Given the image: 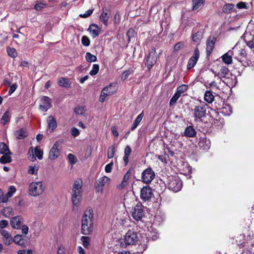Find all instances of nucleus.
Here are the masks:
<instances>
[{"instance_id":"obj_1","label":"nucleus","mask_w":254,"mask_h":254,"mask_svg":"<svg viewBox=\"0 0 254 254\" xmlns=\"http://www.w3.org/2000/svg\"><path fill=\"white\" fill-rule=\"evenodd\" d=\"M93 211L89 207L84 212L81 219V233L84 235H90L93 229Z\"/></svg>"},{"instance_id":"obj_2","label":"nucleus","mask_w":254,"mask_h":254,"mask_svg":"<svg viewBox=\"0 0 254 254\" xmlns=\"http://www.w3.org/2000/svg\"><path fill=\"white\" fill-rule=\"evenodd\" d=\"M218 75V78L229 87L235 86L237 83L236 76L233 74L225 66L221 67Z\"/></svg>"},{"instance_id":"obj_3","label":"nucleus","mask_w":254,"mask_h":254,"mask_svg":"<svg viewBox=\"0 0 254 254\" xmlns=\"http://www.w3.org/2000/svg\"><path fill=\"white\" fill-rule=\"evenodd\" d=\"M82 181L81 180H76L72 186L71 192V200L73 205H78L82 197Z\"/></svg>"},{"instance_id":"obj_4","label":"nucleus","mask_w":254,"mask_h":254,"mask_svg":"<svg viewBox=\"0 0 254 254\" xmlns=\"http://www.w3.org/2000/svg\"><path fill=\"white\" fill-rule=\"evenodd\" d=\"M192 112L194 121L195 122H201L202 121V119L206 116V105L200 103L199 105H195L192 110Z\"/></svg>"},{"instance_id":"obj_5","label":"nucleus","mask_w":254,"mask_h":254,"mask_svg":"<svg viewBox=\"0 0 254 254\" xmlns=\"http://www.w3.org/2000/svg\"><path fill=\"white\" fill-rule=\"evenodd\" d=\"M45 189L42 182H32L28 188L29 194L33 196H37L43 193Z\"/></svg>"},{"instance_id":"obj_6","label":"nucleus","mask_w":254,"mask_h":254,"mask_svg":"<svg viewBox=\"0 0 254 254\" xmlns=\"http://www.w3.org/2000/svg\"><path fill=\"white\" fill-rule=\"evenodd\" d=\"M168 180V188L175 192L180 191L182 188V182L178 176H170Z\"/></svg>"},{"instance_id":"obj_7","label":"nucleus","mask_w":254,"mask_h":254,"mask_svg":"<svg viewBox=\"0 0 254 254\" xmlns=\"http://www.w3.org/2000/svg\"><path fill=\"white\" fill-rule=\"evenodd\" d=\"M155 174L151 167L144 170L141 173V181L146 184H149L155 178Z\"/></svg>"},{"instance_id":"obj_8","label":"nucleus","mask_w":254,"mask_h":254,"mask_svg":"<svg viewBox=\"0 0 254 254\" xmlns=\"http://www.w3.org/2000/svg\"><path fill=\"white\" fill-rule=\"evenodd\" d=\"M123 241L126 246L134 245L138 241L136 232L131 230L128 231L125 235Z\"/></svg>"},{"instance_id":"obj_9","label":"nucleus","mask_w":254,"mask_h":254,"mask_svg":"<svg viewBox=\"0 0 254 254\" xmlns=\"http://www.w3.org/2000/svg\"><path fill=\"white\" fill-rule=\"evenodd\" d=\"M64 143L63 139L57 140L49 152V158L51 160L57 159L60 155V148L59 147Z\"/></svg>"},{"instance_id":"obj_10","label":"nucleus","mask_w":254,"mask_h":254,"mask_svg":"<svg viewBox=\"0 0 254 254\" xmlns=\"http://www.w3.org/2000/svg\"><path fill=\"white\" fill-rule=\"evenodd\" d=\"M111 179L105 176L99 178L95 182L94 186L96 191L98 192L102 193L103 187L108 185Z\"/></svg>"},{"instance_id":"obj_11","label":"nucleus","mask_w":254,"mask_h":254,"mask_svg":"<svg viewBox=\"0 0 254 254\" xmlns=\"http://www.w3.org/2000/svg\"><path fill=\"white\" fill-rule=\"evenodd\" d=\"M157 60V58L156 56V51L154 48H152L149 52V54L145 60V65L150 70L153 65H154Z\"/></svg>"},{"instance_id":"obj_12","label":"nucleus","mask_w":254,"mask_h":254,"mask_svg":"<svg viewBox=\"0 0 254 254\" xmlns=\"http://www.w3.org/2000/svg\"><path fill=\"white\" fill-rule=\"evenodd\" d=\"M116 89L115 86H113L112 84L106 86L102 89L101 91L99 98L100 101L101 102H103L107 96L113 94L116 92Z\"/></svg>"},{"instance_id":"obj_13","label":"nucleus","mask_w":254,"mask_h":254,"mask_svg":"<svg viewBox=\"0 0 254 254\" xmlns=\"http://www.w3.org/2000/svg\"><path fill=\"white\" fill-rule=\"evenodd\" d=\"M143 209V206L141 203H138L133 208L132 216L135 220L139 221L144 216Z\"/></svg>"},{"instance_id":"obj_14","label":"nucleus","mask_w":254,"mask_h":254,"mask_svg":"<svg viewBox=\"0 0 254 254\" xmlns=\"http://www.w3.org/2000/svg\"><path fill=\"white\" fill-rule=\"evenodd\" d=\"M153 195L151 188L148 186L143 187L140 190V198L144 201L150 200Z\"/></svg>"},{"instance_id":"obj_15","label":"nucleus","mask_w":254,"mask_h":254,"mask_svg":"<svg viewBox=\"0 0 254 254\" xmlns=\"http://www.w3.org/2000/svg\"><path fill=\"white\" fill-rule=\"evenodd\" d=\"M233 53V58L237 59L238 61L242 62L243 58H245L246 56V51L245 49H238L237 46H235L232 50Z\"/></svg>"},{"instance_id":"obj_16","label":"nucleus","mask_w":254,"mask_h":254,"mask_svg":"<svg viewBox=\"0 0 254 254\" xmlns=\"http://www.w3.org/2000/svg\"><path fill=\"white\" fill-rule=\"evenodd\" d=\"M41 103L39 105V109L44 112H46L51 106V100L47 96H43L41 97Z\"/></svg>"},{"instance_id":"obj_17","label":"nucleus","mask_w":254,"mask_h":254,"mask_svg":"<svg viewBox=\"0 0 254 254\" xmlns=\"http://www.w3.org/2000/svg\"><path fill=\"white\" fill-rule=\"evenodd\" d=\"M199 57V51L197 48H196L194 50V53L193 55L190 58L188 64H187V68L190 69L192 67H193Z\"/></svg>"},{"instance_id":"obj_18","label":"nucleus","mask_w":254,"mask_h":254,"mask_svg":"<svg viewBox=\"0 0 254 254\" xmlns=\"http://www.w3.org/2000/svg\"><path fill=\"white\" fill-rule=\"evenodd\" d=\"M23 221V218L21 216L17 215L11 218L10 225L13 228L19 229L21 228Z\"/></svg>"},{"instance_id":"obj_19","label":"nucleus","mask_w":254,"mask_h":254,"mask_svg":"<svg viewBox=\"0 0 254 254\" xmlns=\"http://www.w3.org/2000/svg\"><path fill=\"white\" fill-rule=\"evenodd\" d=\"M148 242V238L146 236L144 237L141 236L140 244L137 248V253H142L147 248V244Z\"/></svg>"},{"instance_id":"obj_20","label":"nucleus","mask_w":254,"mask_h":254,"mask_svg":"<svg viewBox=\"0 0 254 254\" xmlns=\"http://www.w3.org/2000/svg\"><path fill=\"white\" fill-rule=\"evenodd\" d=\"M4 244L7 246L10 245L12 242L11 235L7 231L2 229L0 231Z\"/></svg>"},{"instance_id":"obj_21","label":"nucleus","mask_w":254,"mask_h":254,"mask_svg":"<svg viewBox=\"0 0 254 254\" xmlns=\"http://www.w3.org/2000/svg\"><path fill=\"white\" fill-rule=\"evenodd\" d=\"M215 38L214 37H209L206 42V52L207 55H210L214 47Z\"/></svg>"},{"instance_id":"obj_22","label":"nucleus","mask_w":254,"mask_h":254,"mask_svg":"<svg viewBox=\"0 0 254 254\" xmlns=\"http://www.w3.org/2000/svg\"><path fill=\"white\" fill-rule=\"evenodd\" d=\"M210 140L206 138H201L198 143L199 147L204 150L209 149L210 147Z\"/></svg>"},{"instance_id":"obj_23","label":"nucleus","mask_w":254,"mask_h":254,"mask_svg":"<svg viewBox=\"0 0 254 254\" xmlns=\"http://www.w3.org/2000/svg\"><path fill=\"white\" fill-rule=\"evenodd\" d=\"M48 127L51 131H54L57 127L55 118L53 116H50L47 118Z\"/></svg>"},{"instance_id":"obj_24","label":"nucleus","mask_w":254,"mask_h":254,"mask_svg":"<svg viewBox=\"0 0 254 254\" xmlns=\"http://www.w3.org/2000/svg\"><path fill=\"white\" fill-rule=\"evenodd\" d=\"M88 30L93 38H95L99 35L100 28L96 24L90 25Z\"/></svg>"},{"instance_id":"obj_25","label":"nucleus","mask_w":254,"mask_h":254,"mask_svg":"<svg viewBox=\"0 0 254 254\" xmlns=\"http://www.w3.org/2000/svg\"><path fill=\"white\" fill-rule=\"evenodd\" d=\"M159 235V233L155 230L153 229H151L145 234H142V236H143L144 237L146 236L148 238V241L149 239H151L153 241L156 240L158 238Z\"/></svg>"},{"instance_id":"obj_26","label":"nucleus","mask_w":254,"mask_h":254,"mask_svg":"<svg viewBox=\"0 0 254 254\" xmlns=\"http://www.w3.org/2000/svg\"><path fill=\"white\" fill-rule=\"evenodd\" d=\"M131 176V172L128 170L125 175L123 180L120 185L117 186V188L122 190L127 185V181Z\"/></svg>"},{"instance_id":"obj_27","label":"nucleus","mask_w":254,"mask_h":254,"mask_svg":"<svg viewBox=\"0 0 254 254\" xmlns=\"http://www.w3.org/2000/svg\"><path fill=\"white\" fill-rule=\"evenodd\" d=\"M27 132L25 128H21L14 132V136L17 139H23L27 136Z\"/></svg>"},{"instance_id":"obj_28","label":"nucleus","mask_w":254,"mask_h":254,"mask_svg":"<svg viewBox=\"0 0 254 254\" xmlns=\"http://www.w3.org/2000/svg\"><path fill=\"white\" fill-rule=\"evenodd\" d=\"M24 237L21 235H17L12 238V242L19 246L24 247L25 246V240Z\"/></svg>"},{"instance_id":"obj_29","label":"nucleus","mask_w":254,"mask_h":254,"mask_svg":"<svg viewBox=\"0 0 254 254\" xmlns=\"http://www.w3.org/2000/svg\"><path fill=\"white\" fill-rule=\"evenodd\" d=\"M232 56L233 57L232 51H229L227 53L223 55L221 58L224 63L229 64L232 63Z\"/></svg>"},{"instance_id":"obj_30","label":"nucleus","mask_w":254,"mask_h":254,"mask_svg":"<svg viewBox=\"0 0 254 254\" xmlns=\"http://www.w3.org/2000/svg\"><path fill=\"white\" fill-rule=\"evenodd\" d=\"M196 132L192 126L187 127L184 131L185 136L188 137H193L195 136Z\"/></svg>"},{"instance_id":"obj_31","label":"nucleus","mask_w":254,"mask_h":254,"mask_svg":"<svg viewBox=\"0 0 254 254\" xmlns=\"http://www.w3.org/2000/svg\"><path fill=\"white\" fill-rule=\"evenodd\" d=\"M131 152V149L129 145H127L124 150V156L123 157V160L125 165H127L128 163V158Z\"/></svg>"},{"instance_id":"obj_32","label":"nucleus","mask_w":254,"mask_h":254,"mask_svg":"<svg viewBox=\"0 0 254 254\" xmlns=\"http://www.w3.org/2000/svg\"><path fill=\"white\" fill-rule=\"evenodd\" d=\"M144 116L143 112H141L139 115L137 116V117L136 118L135 120L133 122V123L132 125L131 130H134L138 126V124L140 123V122L141 121L143 117Z\"/></svg>"},{"instance_id":"obj_33","label":"nucleus","mask_w":254,"mask_h":254,"mask_svg":"<svg viewBox=\"0 0 254 254\" xmlns=\"http://www.w3.org/2000/svg\"><path fill=\"white\" fill-rule=\"evenodd\" d=\"M204 99L208 103H211L214 99V96L210 91H206L205 93Z\"/></svg>"},{"instance_id":"obj_34","label":"nucleus","mask_w":254,"mask_h":254,"mask_svg":"<svg viewBox=\"0 0 254 254\" xmlns=\"http://www.w3.org/2000/svg\"><path fill=\"white\" fill-rule=\"evenodd\" d=\"M104 9L105 8L103 9V11L100 16V19L105 26H107L109 16L108 14V13L105 11Z\"/></svg>"},{"instance_id":"obj_35","label":"nucleus","mask_w":254,"mask_h":254,"mask_svg":"<svg viewBox=\"0 0 254 254\" xmlns=\"http://www.w3.org/2000/svg\"><path fill=\"white\" fill-rule=\"evenodd\" d=\"M220 112L223 114L224 116H229L232 113V108L230 106L226 105L225 107H223L221 108Z\"/></svg>"},{"instance_id":"obj_36","label":"nucleus","mask_w":254,"mask_h":254,"mask_svg":"<svg viewBox=\"0 0 254 254\" xmlns=\"http://www.w3.org/2000/svg\"><path fill=\"white\" fill-rule=\"evenodd\" d=\"M10 121V114L8 111L5 112L0 119V123L3 125H5Z\"/></svg>"},{"instance_id":"obj_37","label":"nucleus","mask_w":254,"mask_h":254,"mask_svg":"<svg viewBox=\"0 0 254 254\" xmlns=\"http://www.w3.org/2000/svg\"><path fill=\"white\" fill-rule=\"evenodd\" d=\"M9 154L8 153L3 154V155L0 158V162L1 164H5L7 163H10L11 162V158Z\"/></svg>"},{"instance_id":"obj_38","label":"nucleus","mask_w":254,"mask_h":254,"mask_svg":"<svg viewBox=\"0 0 254 254\" xmlns=\"http://www.w3.org/2000/svg\"><path fill=\"white\" fill-rule=\"evenodd\" d=\"M7 153L9 154H11L6 144L3 142H0V154H4Z\"/></svg>"},{"instance_id":"obj_39","label":"nucleus","mask_w":254,"mask_h":254,"mask_svg":"<svg viewBox=\"0 0 254 254\" xmlns=\"http://www.w3.org/2000/svg\"><path fill=\"white\" fill-rule=\"evenodd\" d=\"M202 38V33L200 31H198L193 34L192 39L193 42L199 43Z\"/></svg>"},{"instance_id":"obj_40","label":"nucleus","mask_w":254,"mask_h":254,"mask_svg":"<svg viewBox=\"0 0 254 254\" xmlns=\"http://www.w3.org/2000/svg\"><path fill=\"white\" fill-rule=\"evenodd\" d=\"M234 8V5L231 3H228L223 7V12L225 13H229L232 12L233 9Z\"/></svg>"},{"instance_id":"obj_41","label":"nucleus","mask_w":254,"mask_h":254,"mask_svg":"<svg viewBox=\"0 0 254 254\" xmlns=\"http://www.w3.org/2000/svg\"><path fill=\"white\" fill-rule=\"evenodd\" d=\"M205 0H192V9H196L198 8L204 2Z\"/></svg>"},{"instance_id":"obj_42","label":"nucleus","mask_w":254,"mask_h":254,"mask_svg":"<svg viewBox=\"0 0 254 254\" xmlns=\"http://www.w3.org/2000/svg\"><path fill=\"white\" fill-rule=\"evenodd\" d=\"M188 89V86L186 84H182L177 87L176 93L180 96L182 94L187 91Z\"/></svg>"},{"instance_id":"obj_43","label":"nucleus","mask_w":254,"mask_h":254,"mask_svg":"<svg viewBox=\"0 0 254 254\" xmlns=\"http://www.w3.org/2000/svg\"><path fill=\"white\" fill-rule=\"evenodd\" d=\"M47 6V4L46 3L44 2V1H37V3L35 5L34 8L36 10L40 11L42 8L46 7Z\"/></svg>"},{"instance_id":"obj_44","label":"nucleus","mask_w":254,"mask_h":254,"mask_svg":"<svg viewBox=\"0 0 254 254\" xmlns=\"http://www.w3.org/2000/svg\"><path fill=\"white\" fill-rule=\"evenodd\" d=\"M85 59L88 62H94L96 61L97 58L95 55L91 54L89 52H87L85 55Z\"/></svg>"},{"instance_id":"obj_45","label":"nucleus","mask_w":254,"mask_h":254,"mask_svg":"<svg viewBox=\"0 0 254 254\" xmlns=\"http://www.w3.org/2000/svg\"><path fill=\"white\" fill-rule=\"evenodd\" d=\"M180 95L178 94V93L175 92L174 95L173 96V97L171 98L170 101V106H172L177 101V100L179 99V98L180 97Z\"/></svg>"},{"instance_id":"obj_46","label":"nucleus","mask_w":254,"mask_h":254,"mask_svg":"<svg viewBox=\"0 0 254 254\" xmlns=\"http://www.w3.org/2000/svg\"><path fill=\"white\" fill-rule=\"evenodd\" d=\"M58 84L60 86L64 87H67L69 85L67 80L65 78H60L58 81Z\"/></svg>"},{"instance_id":"obj_47","label":"nucleus","mask_w":254,"mask_h":254,"mask_svg":"<svg viewBox=\"0 0 254 254\" xmlns=\"http://www.w3.org/2000/svg\"><path fill=\"white\" fill-rule=\"evenodd\" d=\"M99 70V65L97 64H94L93 65L92 68L89 72V74L91 76L95 75L98 72Z\"/></svg>"},{"instance_id":"obj_48","label":"nucleus","mask_w":254,"mask_h":254,"mask_svg":"<svg viewBox=\"0 0 254 254\" xmlns=\"http://www.w3.org/2000/svg\"><path fill=\"white\" fill-rule=\"evenodd\" d=\"M115 147L114 145L110 146L108 150V158H113L115 154Z\"/></svg>"},{"instance_id":"obj_49","label":"nucleus","mask_w":254,"mask_h":254,"mask_svg":"<svg viewBox=\"0 0 254 254\" xmlns=\"http://www.w3.org/2000/svg\"><path fill=\"white\" fill-rule=\"evenodd\" d=\"M43 151L40 149H38L37 147L34 149V155L36 156L39 159L41 160L43 158Z\"/></svg>"},{"instance_id":"obj_50","label":"nucleus","mask_w":254,"mask_h":254,"mask_svg":"<svg viewBox=\"0 0 254 254\" xmlns=\"http://www.w3.org/2000/svg\"><path fill=\"white\" fill-rule=\"evenodd\" d=\"M7 52L8 55L12 58H14L16 56V51L15 49L13 48H8L7 49Z\"/></svg>"},{"instance_id":"obj_51","label":"nucleus","mask_w":254,"mask_h":254,"mask_svg":"<svg viewBox=\"0 0 254 254\" xmlns=\"http://www.w3.org/2000/svg\"><path fill=\"white\" fill-rule=\"evenodd\" d=\"M81 43L83 46L88 47L90 45V41L88 37L86 36H83L81 38Z\"/></svg>"},{"instance_id":"obj_52","label":"nucleus","mask_w":254,"mask_h":254,"mask_svg":"<svg viewBox=\"0 0 254 254\" xmlns=\"http://www.w3.org/2000/svg\"><path fill=\"white\" fill-rule=\"evenodd\" d=\"M83 246L87 248L89 245V238L88 237L82 236L81 238Z\"/></svg>"},{"instance_id":"obj_53","label":"nucleus","mask_w":254,"mask_h":254,"mask_svg":"<svg viewBox=\"0 0 254 254\" xmlns=\"http://www.w3.org/2000/svg\"><path fill=\"white\" fill-rule=\"evenodd\" d=\"M38 168L35 166H30L28 169V173L31 175L36 174L37 173Z\"/></svg>"},{"instance_id":"obj_54","label":"nucleus","mask_w":254,"mask_h":254,"mask_svg":"<svg viewBox=\"0 0 254 254\" xmlns=\"http://www.w3.org/2000/svg\"><path fill=\"white\" fill-rule=\"evenodd\" d=\"M93 11V9H89V10H87L85 12V13H84L83 14H80L79 15V16L82 18H87V17H89V16H90L92 14Z\"/></svg>"},{"instance_id":"obj_55","label":"nucleus","mask_w":254,"mask_h":254,"mask_svg":"<svg viewBox=\"0 0 254 254\" xmlns=\"http://www.w3.org/2000/svg\"><path fill=\"white\" fill-rule=\"evenodd\" d=\"M67 157L68 159L71 164H74L76 163V158L74 155H73L72 154H69Z\"/></svg>"},{"instance_id":"obj_56","label":"nucleus","mask_w":254,"mask_h":254,"mask_svg":"<svg viewBox=\"0 0 254 254\" xmlns=\"http://www.w3.org/2000/svg\"><path fill=\"white\" fill-rule=\"evenodd\" d=\"M131 71L129 70H127L124 71V72L122 74V77H121L123 81L126 80L128 78L129 75L131 74Z\"/></svg>"},{"instance_id":"obj_57","label":"nucleus","mask_w":254,"mask_h":254,"mask_svg":"<svg viewBox=\"0 0 254 254\" xmlns=\"http://www.w3.org/2000/svg\"><path fill=\"white\" fill-rule=\"evenodd\" d=\"M113 166V162H112L106 165L105 168V171L106 173H109L112 172V170Z\"/></svg>"},{"instance_id":"obj_58","label":"nucleus","mask_w":254,"mask_h":254,"mask_svg":"<svg viewBox=\"0 0 254 254\" xmlns=\"http://www.w3.org/2000/svg\"><path fill=\"white\" fill-rule=\"evenodd\" d=\"M184 46V43L182 42H180L175 44L174 47L175 51H179L183 48Z\"/></svg>"},{"instance_id":"obj_59","label":"nucleus","mask_w":254,"mask_h":254,"mask_svg":"<svg viewBox=\"0 0 254 254\" xmlns=\"http://www.w3.org/2000/svg\"><path fill=\"white\" fill-rule=\"evenodd\" d=\"M74 112L77 115H82L84 113V108L82 107H77L74 108Z\"/></svg>"},{"instance_id":"obj_60","label":"nucleus","mask_w":254,"mask_h":254,"mask_svg":"<svg viewBox=\"0 0 254 254\" xmlns=\"http://www.w3.org/2000/svg\"><path fill=\"white\" fill-rule=\"evenodd\" d=\"M17 87H18V86L16 83H14V84H12L11 85H10V89L8 91L9 94L11 95V94H12L15 91V90L16 89Z\"/></svg>"},{"instance_id":"obj_61","label":"nucleus","mask_w":254,"mask_h":254,"mask_svg":"<svg viewBox=\"0 0 254 254\" xmlns=\"http://www.w3.org/2000/svg\"><path fill=\"white\" fill-rule=\"evenodd\" d=\"M71 134L72 136L76 137L79 135V130L76 127H72L71 129Z\"/></svg>"},{"instance_id":"obj_62","label":"nucleus","mask_w":254,"mask_h":254,"mask_svg":"<svg viewBox=\"0 0 254 254\" xmlns=\"http://www.w3.org/2000/svg\"><path fill=\"white\" fill-rule=\"evenodd\" d=\"M58 254H66L65 248L61 245L58 249Z\"/></svg>"},{"instance_id":"obj_63","label":"nucleus","mask_w":254,"mask_h":254,"mask_svg":"<svg viewBox=\"0 0 254 254\" xmlns=\"http://www.w3.org/2000/svg\"><path fill=\"white\" fill-rule=\"evenodd\" d=\"M247 45L251 49H254V36L251 40L247 42Z\"/></svg>"},{"instance_id":"obj_64","label":"nucleus","mask_w":254,"mask_h":254,"mask_svg":"<svg viewBox=\"0 0 254 254\" xmlns=\"http://www.w3.org/2000/svg\"><path fill=\"white\" fill-rule=\"evenodd\" d=\"M17 254H32V251L31 250H22L19 251Z\"/></svg>"}]
</instances>
